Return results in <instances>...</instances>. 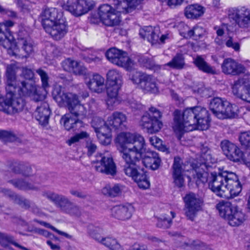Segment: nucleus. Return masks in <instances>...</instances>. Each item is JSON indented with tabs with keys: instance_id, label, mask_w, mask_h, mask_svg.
Here are the masks:
<instances>
[{
	"instance_id": "nucleus-1",
	"label": "nucleus",
	"mask_w": 250,
	"mask_h": 250,
	"mask_svg": "<svg viewBox=\"0 0 250 250\" xmlns=\"http://www.w3.org/2000/svg\"><path fill=\"white\" fill-rule=\"evenodd\" d=\"M115 143L125 162L124 171L125 175L131 177L140 188H148L150 183L146 172L136 167L145 148L144 137L138 133L122 132L116 137Z\"/></svg>"
},
{
	"instance_id": "nucleus-2",
	"label": "nucleus",
	"mask_w": 250,
	"mask_h": 250,
	"mask_svg": "<svg viewBox=\"0 0 250 250\" xmlns=\"http://www.w3.org/2000/svg\"><path fill=\"white\" fill-rule=\"evenodd\" d=\"M209 122L208 111L203 107L197 106L187 108L182 113L180 111L176 110L174 112L172 128L180 139L185 132L196 128L201 130L208 129Z\"/></svg>"
},
{
	"instance_id": "nucleus-3",
	"label": "nucleus",
	"mask_w": 250,
	"mask_h": 250,
	"mask_svg": "<svg viewBox=\"0 0 250 250\" xmlns=\"http://www.w3.org/2000/svg\"><path fill=\"white\" fill-rule=\"evenodd\" d=\"M209 188L220 197L231 198L239 194L242 186L235 173L224 171L211 174Z\"/></svg>"
},
{
	"instance_id": "nucleus-4",
	"label": "nucleus",
	"mask_w": 250,
	"mask_h": 250,
	"mask_svg": "<svg viewBox=\"0 0 250 250\" xmlns=\"http://www.w3.org/2000/svg\"><path fill=\"white\" fill-rule=\"evenodd\" d=\"M0 44L12 56L26 57L33 51V45L29 38H19L16 43L11 31L6 30L4 25L0 22Z\"/></svg>"
},
{
	"instance_id": "nucleus-5",
	"label": "nucleus",
	"mask_w": 250,
	"mask_h": 250,
	"mask_svg": "<svg viewBox=\"0 0 250 250\" xmlns=\"http://www.w3.org/2000/svg\"><path fill=\"white\" fill-rule=\"evenodd\" d=\"M52 96L60 106H66L71 115L81 119L86 116L87 108L80 103L77 94L65 92L61 86L56 85L52 91Z\"/></svg>"
},
{
	"instance_id": "nucleus-6",
	"label": "nucleus",
	"mask_w": 250,
	"mask_h": 250,
	"mask_svg": "<svg viewBox=\"0 0 250 250\" xmlns=\"http://www.w3.org/2000/svg\"><path fill=\"white\" fill-rule=\"evenodd\" d=\"M42 195L53 202L62 211L76 217H79L81 215L80 208L66 196L49 191L43 192Z\"/></svg>"
},
{
	"instance_id": "nucleus-7",
	"label": "nucleus",
	"mask_w": 250,
	"mask_h": 250,
	"mask_svg": "<svg viewBox=\"0 0 250 250\" xmlns=\"http://www.w3.org/2000/svg\"><path fill=\"white\" fill-rule=\"evenodd\" d=\"M162 113L156 108L151 107L148 112H145L139 121V125L149 134H154L159 132L163 126L160 121Z\"/></svg>"
},
{
	"instance_id": "nucleus-8",
	"label": "nucleus",
	"mask_w": 250,
	"mask_h": 250,
	"mask_svg": "<svg viewBox=\"0 0 250 250\" xmlns=\"http://www.w3.org/2000/svg\"><path fill=\"white\" fill-rule=\"evenodd\" d=\"M209 108L213 114L219 119L232 118L237 115L236 106L225 99L213 98L210 103Z\"/></svg>"
},
{
	"instance_id": "nucleus-9",
	"label": "nucleus",
	"mask_w": 250,
	"mask_h": 250,
	"mask_svg": "<svg viewBox=\"0 0 250 250\" xmlns=\"http://www.w3.org/2000/svg\"><path fill=\"white\" fill-rule=\"evenodd\" d=\"M129 79L145 92L154 94L159 92L157 80L151 75L140 71H133L130 74Z\"/></svg>"
},
{
	"instance_id": "nucleus-10",
	"label": "nucleus",
	"mask_w": 250,
	"mask_h": 250,
	"mask_svg": "<svg viewBox=\"0 0 250 250\" xmlns=\"http://www.w3.org/2000/svg\"><path fill=\"white\" fill-rule=\"evenodd\" d=\"M92 164L97 172L111 176H114L117 173L116 164L108 153L97 154L95 160L92 161Z\"/></svg>"
},
{
	"instance_id": "nucleus-11",
	"label": "nucleus",
	"mask_w": 250,
	"mask_h": 250,
	"mask_svg": "<svg viewBox=\"0 0 250 250\" xmlns=\"http://www.w3.org/2000/svg\"><path fill=\"white\" fill-rule=\"evenodd\" d=\"M20 66L17 62L8 64L6 66L5 76L6 95H8V97H10V95H11L13 99L21 98L16 97L15 94L18 81L16 74Z\"/></svg>"
},
{
	"instance_id": "nucleus-12",
	"label": "nucleus",
	"mask_w": 250,
	"mask_h": 250,
	"mask_svg": "<svg viewBox=\"0 0 250 250\" xmlns=\"http://www.w3.org/2000/svg\"><path fill=\"white\" fill-rule=\"evenodd\" d=\"M105 56L111 63L127 70L131 69L133 65V62L127 56V53L116 48L109 49L106 52Z\"/></svg>"
},
{
	"instance_id": "nucleus-13",
	"label": "nucleus",
	"mask_w": 250,
	"mask_h": 250,
	"mask_svg": "<svg viewBox=\"0 0 250 250\" xmlns=\"http://www.w3.org/2000/svg\"><path fill=\"white\" fill-rule=\"evenodd\" d=\"M91 125L100 143L104 145H109L111 142V134L107 123L99 117H94L91 121Z\"/></svg>"
},
{
	"instance_id": "nucleus-14",
	"label": "nucleus",
	"mask_w": 250,
	"mask_h": 250,
	"mask_svg": "<svg viewBox=\"0 0 250 250\" xmlns=\"http://www.w3.org/2000/svg\"><path fill=\"white\" fill-rule=\"evenodd\" d=\"M98 15L101 22L107 26H115L121 21L120 15L112 7L107 4L102 5L99 8Z\"/></svg>"
},
{
	"instance_id": "nucleus-15",
	"label": "nucleus",
	"mask_w": 250,
	"mask_h": 250,
	"mask_svg": "<svg viewBox=\"0 0 250 250\" xmlns=\"http://www.w3.org/2000/svg\"><path fill=\"white\" fill-rule=\"evenodd\" d=\"M185 213L188 219L193 221L197 212L201 209L202 202L194 193L187 194L184 198Z\"/></svg>"
},
{
	"instance_id": "nucleus-16",
	"label": "nucleus",
	"mask_w": 250,
	"mask_h": 250,
	"mask_svg": "<svg viewBox=\"0 0 250 250\" xmlns=\"http://www.w3.org/2000/svg\"><path fill=\"white\" fill-rule=\"evenodd\" d=\"M17 90L20 96L31 97L36 102L44 98V96L37 93L36 87L33 80H18Z\"/></svg>"
},
{
	"instance_id": "nucleus-17",
	"label": "nucleus",
	"mask_w": 250,
	"mask_h": 250,
	"mask_svg": "<svg viewBox=\"0 0 250 250\" xmlns=\"http://www.w3.org/2000/svg\"><path fill=\"white\" fill-rule=\"evenodd\" d=\"M92 0H78L76 2H68L64 8L75 17H80L88 13L94 7Z\"/></svg>"
},
{
	"instance_id": "nucleus-18",
	"label": "nucleus",
	"mask_w": 250,
	"mask_h": 250,
	"mask_svg": "<svg viewBox=\"0 0 250 250\" xmlns=\"http://www.w3.org/2000/svg\"><path fill=\"white\" fill-rule=\"evenodd\" d=\"M202 158L204 160L205 162L200 164V166L195 169L196 177L197 178V182H201L202 183H205L208 182L211 177V174L213 173H216V172L211 173L210 176H209V174L207 172L208 168L210 167L209 164L212 163L213 161L210 153L207 151L206 153L202 154Z\"/></svg>"
},
{
	"instance_id": "nucleus-19",
	"label": "nucleus",
	"mask_w": 250,
	"mask_h": 250,
	"mask_svg": "<svg viewBox=\"0 0 250 250\" xmlns=\"http://www.w3.org/2000/svg\"><path fill=\"white\" fill-rule=\"evenodd\" d=\"M229 16L241 28H250V9L242 7L233 9Z\"/></svg>"
},
{
	"instance_id": "nucleus-20",
	"label": "nucleus",
	"mask_w": 250,
	"mask_h": 250,
	"mask_svg": "<svg viewBox=\"0 0 250 250\" xmlns=\"http://www.w3.org/2000/svg\"><path fill=\"white\" fill-rule=\"evenodd\" d=\"M221 147L224 154L231 161L238 162L243 158V153L240 149L229 140L222 141Z\"/></svg>"
},
{
	"instance_id": "nucleus-21",
	"label": "nucleus",
	"mask_w": 250,
	"mask_h": 250,
	"mask_svg": "<svg viewBox=\"0 0 250 250\" xmlns=\"http://www.w3.org/2000/svg\"><path fill=\"white\" fill-rule=\"evenodd\" d=\"M160 29L157 27H152L151 26L145 27L144 28L140 30L139 34L140 36L151 42L152 44L156 43L160 40L161 42L164 43L165 40L167 38V36L163 35L160 38Z\"/></svg>"
},
{
	"instance_id": "nucleus-22",
	"label": "nucleus",
	"mask_w": 250,
	"mask_h": 250,
	"mask_svg": "<svg viewBox=\"0 0 250 250\" xmlns=\"http://www.w3.org/2000/svg\"><path fill=\"white\" fill-rule=\"evenodd\" d=\"M44 29L54 40L57 41L61 40L67 32V25L63 19L55 22Z\"/></svg>"
},
{
	"instance_id": "nucleus-23",
	"label": "nucleus",
	"mask_w": 250,
	"mask_h": 250,
	"mask_svg": "<svg viewBox=\"0 0 250 250\" xmlns=\"http://www.w3.org/2000/svg\"><path fill=\"white\" fill-rule=\"evenodd\" d=\"M183 162L179 157H175L172 167V175L175 186L179 188L185 185L184 169Z\"/></svg>"
},
{
	"instance_id": "nucleus-24",
	"label": "nucleus",
	"mask_w": 250,
	"mask_h": 250,
	"mask_svg": "<svg viewBox=\"0 0 250 250\" xmlns=\"http://www.w3.org/2000/svg\"><path fill=\"white\" fill-rule=\"evenodd\" d=\"M222 72L228 75H237L245 73V67L231 58L225 59L221 65Z\"/></svg>"
},
{
	"instance_id": "nucleus-25",
	"label": "nucleus",
	"mask_w": 250,
	"mask_h": 250,
	"mask_svg": "<svg viewBox=\"0 0 250 250\" xmlns=\"http://www.w3.org/2000/svg\"><path fill=\"white\" fill-rule=\"evenodd\" d=\"M127 118L125 114L120 112H114L108 117L107 125L111 129L124 130L125 129V123Z\"/></svg>"
},
{
	"instance_id": "nucleus-26",
	"label": "nucleus",
	"mask_w": 250,
	"mask_h": 250,
	"mask_svg": "<svg viewBox=\"0 0 250 250\" xmlns=\"http://www.w3.org/2000/svg\"><path fill=\"white\" fill-rule=\"evenodd\" d=\"M134 210V208L131 205H119L111 209V214L118 220L125 221L131 217Z\"/></svg>"
},
{
	"instance_id": "nucleus-27",
	"label": "nucleus",
	"mask_w": 250,
	"mask_h": 250,
	"mask_svg": "<svg viewBox=\"0 0 250 250\" xmlns=\"http://www.w3.org/2000/svg\"><path fill=\"white\" fill-rule=\"evenodd\" d=\"M142 158L144 166L152 170L157 169L160 166L161 160L156 152L147 151Z\"/></svg>"
},
{
	"instance_id": "nucleus-28",
	"label": "nucleus",
	"mask_w": 250,
	"mask_h": 250,
	"mask_svg": "<svg viewBox=\"0 0 250 250\" xmlns=\"http://www.w3.org/2000/svg\"><path fill=\"white\" fill-rule=\"evenodd\" d=\"M41 18L43 28L51 25L56 21H59V20L62 19L58 18V11L54 8L44 9L42 13Z\"/></svg>"
},
{
	"instance_id": "nucleus-29",
	"label": "nucleus",
	"mask_w": 250,
	"mask_h": 250,
	"mask_svg": "<svg viewBox=\"0 0 250 250\" xmlns=\"http://www.w3.org/2000/svg\"><path fill=\"white\" fill-rule=\"evenodd\" d=\"M50 114L49 104L46 102H43L37 108L35 117L41 124L46 125L48 123Z\"/></svg>"
},
{
	"instance_id": "nucleus-30",
	"label": "nucleus",
	"mask_w": 250,
	"mask_h": 250,
	"mask_svg": "<svg viewBox=\"0 0 250 250\" xmlns=\"http://www.w3.org/2000/svg\"><path fill=\"white\" fill-rule=\"evenodd\" d=\"M89 88L94 92L101 93L104 90V79L99 74H94L86 83Z\"/></svg>"
},
{
	"instance_id": "nucleus-31",
	"label": "nucleus",
	"mask_w": 250,
	"mask_h": 250,
	"mask_svg": "<svg viewBox=\"0 0 250 250\" xmlns=\"http://www.w3.org/2000/svg\"><path fill=\"white\" fill-rule=\"evenodd\" d=\"M232 92L242 100L250 103V84L241 86L236 82L232 87ZM247 109L250 111V105L247 106Z\"/></svg>"
},
{
	"instance_id": "nucleus-32",
	"label": "nucleus",
	"mask_w": 250,
	"mask_h": 250,
	"mask_svg": "<svg viewBox=\"0 0 250 250\" xmlns=\"http://www.w3.org/2000/svg\"><path fill=\"white\" fill-rule=\"evenodd\" d=\"M12 171L17 174H21L24 176L29 177L32 175V169L31 166L24 162H15L12 164L11 167Z\"/></svg>"
},
{
	"instance_id": "nucleus-33",
	"label": "nucleus",
	"mask_w": 250,
	"mask_h": 250,
	"mask_svg": "<svg viewBox=\"0 0 250 250\" xmlns=\"http://www.w3.org/2000/svg\"><path fill=\"white\" fill-rule=\"evenodd\" d=\"M235 207L230 202L224 201L219 202L216 206L220 216L227 220Z\"/></svg>"
},
{
	"instance_id": "nucleus-34",
	"label": "nucleus",
	"mask_w": 250,
	"mask_h": 250,
	"mask_svg": "<svg viewBox=\"0 0 250 250\" xmlns=\"http://www.w3.org/2000/svg\"><path fill=\"white\" fill-rule=\"evenodd\" d=\"M246 220V215L241 210L236 207L228 219L229 224L231 226H238Z\"/></svg>"
},
{
	"instance_id": "nucleus-35",
	"label": "nucleus",
	"mask_w": 250,
	"mask_h": 250,
	"mask_svg": "<svg viewBox=\"0 0 250 250\" xmlns=\"http://www.w3.org/2000/svg\"><path fill=\"white\" fill-rule=\"evenodd\" d=\"M121 85V84H108L106 91L108 96L107 104L108 107L110 106H113L117 103V97Z\"/></svg>"
},
{
	"instance_id": "nucleus-36",
	"label": "nucleus",
	"mask_w": 250,
	"mask_h": 250,
	"mask_svg": "<svg viewBox=\"0 0 250 250\" xmlns=\"http://www.w3.org/2000/svg\"><path fill=\"white\" fill-rule=\"evenodd\" d=\"M204 13V8L197 4L187 6L185 9V15L188 19H197Z\"/></svg>"
},
{
	"instance_id": "nucleus-37",
	"label": "nucleus",
	"mask_w": 250,
	"mask_h": 250,
	"mask_svg": "<svg viewBox=\"0 0 250 250\" xmlns=\"http://www.w3.org/2000/svg\"><path fill=\"white\" fill-rule=\"evenodd\" d=\"M60 122L67 130H70L74 128L76 129L78 127V125H80V126H81L83 124L81 120L72 118L70 114L64 115L62 117Z\"/></svg>"
},
{
	"instance_id": "nucleus-38",
	"label": "nucleus",
	"mask_w": 250,
	"mask_h": 250,
	"mask_svg": "<svg viewBox=\"0 0 250 250\" xmlns=\"http://www.w3.org/2000/svg\"><path fill=\"white\" fill-rule=\"evenodd\" d=\"M193 62L200 70L205 73L210 74H215L216 73L215 69L208 64L200 56L197 57L194 59Z\"/></svg>"
},
{
	"instance_id": "nucleus-39",
	"label": "nucleus",
	"mask_w": 250,
	"mask_h": 250,
	"mask_svg": "<svg viewBox=\"0 0 250 250\" xmlns=\"http://www.w3.org/2000/svg\"><path fill=\"white\" fill-rule=\"evenodd\" d=\"M114 5L113 9L120 15L121 13H129L133 11L128 0H114Z\"/></svg>"
},
{
	"instance_id": "nucleus-40",
	"label": "nucleus",
	"mask_w": 250,
	"mask_h": 250,
	"mask_svg": "<svg viewBox=\"0 0 250 250\" xmlns=\"http://www.w3.org/2000/svg\"><path fill=\"white\" fill-rule=\"evenodd\" d=\"M171 218L169 217L167 215L163 214L160 216L157 217L156 226L158 228L167 229L170 228L172 224V219L175 217V213L173 211H170Z\"/></svg>"
},
{
	"instance_id": "nucleus-41",
	"label": "nucleus",
	"mask_w": 250,
	"mask_h": 250,
	"mask_svg": "<svg viewBox=\"0 0 250 250\" xmlns=\"http://www.w3.org/2000/svg\"><path fill=\"white\" fill-rule=\"evenodd\" d=\"M15 188L21 190H37L38 188L23 179H17L9 181Z\"/></svg>"
},
{
	"instance_id": "nucleus-42",
	"label": "nucleus",
	"mask_w": 250,
	"mask_h": 250,
	"mask_svg": "<svg viewBox=\"0 0 250 250\" xmlns=\"http://www.w3.org/2000/svg\"><path fill=\"white\" fill-rule=\"evenodd\" d=\"M106 77L108 84L121 85L122 76L117 70H109L106 74Z\"/></svg>"
},
{
	"instance_id": "nucleus-43",
	"label": "nucleus",
	"mask_w": 250,
	"mask_h": 250,
	"mask_svg": "<svg viewBox=\"0 0 250 250\" xmlns=\"http://www.w3.org/2000/svg\"><path fill=\"white\" fill-rule=\"evenodd\" d=\"M167 65L174 69H181L183 68L185 65V58L183 55L182 54H176Z\"/></svg>"
},
{
	"instance_id": "nucleus-44",
	"label": "nucleus",
	"mask_w": 250,
	"mask_h": 250,
	"mask_svg": "<svg viewBox=\"0 0 250 250\" xmlns=\"http://www.w3.org/2000/svg\"><path fill=\"white\" fill-rule=\"evenodd\" d=\"M121 186L119 184L114 185L111 187L107 185L102 189V193L109 197H116L121 193Z\"/></svg>"
},
{
	"instance_id": "nucleus-45",
	"label": "nucleus",
	"mask_w": 250,
	"mask_h": 250,
	"mask_svg": "<svg viewBox=\"0 0 250 250\" xmlns=\"http://www.w3.org/2000/svg\"><path fill=\"white\" fill-rule=\"evenodd\" d=\"M0 243L1 245L5 247L8 246L9 243L12 244L15 247L21 249L25 250L26 248L22 246L14 241L13 236L9 235L5 233H2L0 232Z\"/></svg>"
},
{
	"instance_id": "nucleus-46",
	"label": "nucleus",
	"mask_w": 250,
	"mask_h": 250,
	"mask_svg": "<svg viewBox=\"0 0 250 250\" xmlns=\"http://www.w3.org/2000/svg\"><path fill=\"white\" fill-rule=\"evenodd\" d=\"M111 250H121V246L117 241L112 237H106L103 240L102 243Z\"/></svg>"
},
{
	"instance_id": "nucleus-47",
	"label": "nucleus",
	"mask_w": 250,
	"mask_h": 250,
	"mask_svg": "<svg viewBox=\"0 0 250 250\" xmlns=\"http://www.w3.org/2000/svg\"><path fill=\"white\" fill-rule=\"evenodd\" d=\"M205 31L204 29L200 26H195L192 30L188 32V35L189 37H192L194 40H198L202 37L205 34Z\"/></svg>"
},
{
	"instance_id": "nucleus-48",
	"label": "nucleus",
	"mask_w": 250,
	"mask_h": 250,
	"mask_svg": "<svg viewBox=\"0 0 250 250\" xmlns=\"http://www.w3.org/2000/svg\"><path fill=\"white\" fill-rule=\"evenodd\" d=\"M36 73L40 76L42 81V87L45 90L46 88L49 86L48 74L42 68L37 69Z\"/></svg>"
},
{
	"instance_id": "nucleus-49",
	"label": "nucleus",
	"mask_w": 250,
	"mask_h": 250,
	"mask_svg": "<svg viewBox=\"0 0 250 250\" xmlns=\"http://www.w3.org/2000/svg\"><path fill=\"white\" fill-rule=\"evenodd\" d=\"M13 202L24 209H28L31 207L29 200L19 195H16Z\"/></svg>"
},
{
	"instance_id": "nucleus-50",
	"label": "nucleus",
	"mask_w": 250,
	"mask_h": 250,
	"mask_svg": "<svg viewBox=\"0 0 250 250\" xmlns=\"http://www.w3.org/2000/svg\"><path fill=\"white\" fill-rule=\"evenodd\" d=\"M239 139L242 146L247 148H250V132H242L240 134Z\"/></svg>"
},
{
	"instance_id": "nucleus-51",
	"label": "nucleus",
	"mask_w": 250,
	"mask_h": 250,
	"mask_svg": "<svg viewBox=\"0 0 250 250\" xmlns=\"http://www.w3.org/2000/svg\"><path fill=\"white\" fill-rule=\"evenodd\" d=\"M77 64V61L68 58L62 62V66L63 69L68 72H72L74 67Z\"/></svg>"
},
{
	"instance_id": "nucleus-52",
	"label": "nucleus",
	"mask_w": 250,
	"mask_h": 250,
	"mask_svg": "<svg viewBox=\"0 0 250 250\" xmlns=\"http://www.w3.org/2000/svg\"><path fill=\"white\" fill-rule=\"evenodd\" d=\"M225 44L227 47L231 48L235 51H239L240 50V44L234 42L232 37L229 36L226 39Z\"/></svg>"
},
{
	"instance_id": "nucleus-53",
	"label": "nucleus",
	"mask_w": 250,
	"mask_h": 250,
	"mask_svg": "<svg viewBox=\"0 0 250 250\" xmlns=\"http://www.w3.org/2000/svg\"><path fill=\"white\" fill-rule=\"evenodd\" d=\"M88 134L85 131H82L79 133L76 134L68 140L67 143L69 146L72 144L79 141L80 140L88 137Z\"/></svg>"
},
{
	"instance_id": "nucleus-54",
	"label": "nucleus",
	"mask_w": 250,
	"mask_h": 250,
	"mask_svg": "<svg viewBox=\"0 0 250 250\" xmlns=\"http://www.w3.org/2000/svg\"><path fill=\"white\" fill-rule=\"evenodd\" d=\"M0 139H5L8 141L12 142L15 140L16 136L11 132L0 130Z\"/></svg>"
},
{
	"instance_id": "nucleus-55",
	"label": "nucleus",
	"mask_w": 250,
	"mask_h": 250,
	"mask_svg": "<svg viewBox=\"0 0 250 250\" xmlns=\"http://www.w3.org/2000/svg\"><path fill=\"white\" fill-rule=\"evenodd\" d=\"M86 68L79 62H77V64L74 67L72 72L78 75H84L86 74Z\"/></svg>"
},
{
	"instance_id": "nucleus-56",
	"label": "nucleus",
	"mask_w": 250,
	"mask_h": 250,
	"mask_svg": "<svg viewBox=\"0 0 250 250\" xmlns=\"http://www.w3.org/2000/svg\"><path fill=\"white\" fill-rule=\"evenodd\" d=\"M185 245L195 250H200L204 247V243L199 240H193L188 243H186Z\"/></svg>"
},
{
	"instance_id": "nucleus-57",
	"label": "nucleus",
	"mask_w": 250,
	"mask_h": 250,
	"mask_svg": "<svg viewBox=\"0 0 250 250\" xmlns=\"http://www.w3.org/2000/svg\"><path fill=\"white\" fill-rule=\"evenodd\" d=\"M21 76L25 78L24 80H33L34 76V72L31 69L27 67H23L22 68V72Z\"/></svg>"
},
{
	"instance_id": "nucleus-58",
	"label": "nucleus",
	"mask_w": 250,
	"mask_h": 250,
	"mask_svg": "<svg viewBox=\"0 0 250 250\" xmlns=\"http://www.w3.org/2000/svg\"><path fill=\"white\" fill-rule=\"evenodd\" d=\"M0 13L1 14H5L9 18L16 19L18 17L17 13L11 9L3 8L0 5Z\"/></svg>"
},
{
	"instance_id": "nucleus-59",
	"label": "nucleus",
	"mask_w": 250,
	"mask_h": 250,
	"mask_svg": "<svg viewBox=\"0 0 250 250\" xmlns=\"http://www.w3.org/2000/svg\"><path fill=\"white\" fill-rule=\"evenodd\" d=\"M37 222L38 223H40V224H41L42 226H45V227H46L47 228L51 229L52 230H53L55 231V232H57L60 235H63V236H64L66 237H69V234H68L67 233H65L64 232L62 231L61 230H58V229L55 228L54 227L51 226V225H50L48 223H46L45 222H43V221H37Z\"/></svg>"
},
{
	"instance_id": "nucleus-60",
	"label": "nucleus",
	"mask_w": 250,
	"mask_h": 250,
	"mask_svg": "<svg viewBox=\"0 0 250 250\" xmlns=\"http://www.w3.org/2000/svg\"><path fill=\"white\" fill-rule=\"evenodd\" d=\"M88 229L89 233L91 236L98 242L102 243L103 240H104V238L102 237L99 234L96 233L93 231V227L92 226H89Z\"/></svg>"
},
{
	"instance_id": "nucleus-61",
	"label": "nucleus",
	"mask_w": 250,
	"mask_h": 250,
	"mask_svg": "<svg viewBox=\"0 0 250 250\" xmlns=\"http://www.w3.org/2000/svg\"><path fill=\"white\" fill-rule=\"evenodd\" d=\"M86 147L87 149V155L91 156L97 149L96 145L91 141L86 142Z\"/></svg>"
},
{
	"instance_id": "nucleus-62",
	"label": "nucleus",
	"mask_w": 250,
	"mask_h": 250,
	"mask_svg": "<svg viewBox=\"0 0 250 250\" xmlns=\"http://www.w3.org/2000/svg\"><path fill=\"white\" fill-rule=\"evenodd\" d=\"M129 104L130 107L134 110H142L144 108L143 105L141 103L134 100L130 101Z\"/></svg>"
},
{
	"instance_id": "nucleus-63",
	"label": "nucleus",
	"mask_w": 250,
	"mask_h": 250,
	"mask_svg": "<svg viewBox=\"0 0 250 250\" xmlns=\"http://www.w3.org/2000/svg\"><path fill=\"white\" fill-rule=\"evenodd\" d=\"M0 192L2 193L5 196L9 197L12 201L14 200L17 195L10 190L6 188H0Z\"/></svg>"
},
{
	"instance_id": "nucleus-64",
	"label": "nucleus",
	"mask_w": 250,
	"mask_h": 250,
	"mask_svg": "<svg viewBox=\"0 0 250 250\" xmlns=\"http://www.w3.org/2000/svg\"><path fill=\"white\" fill-rule=\"evenodd\" d=\"M149 142L152 146L156 148L159 147L162 143V141L156 136L150 137Z\"/></svg>"
}]
</instances>
